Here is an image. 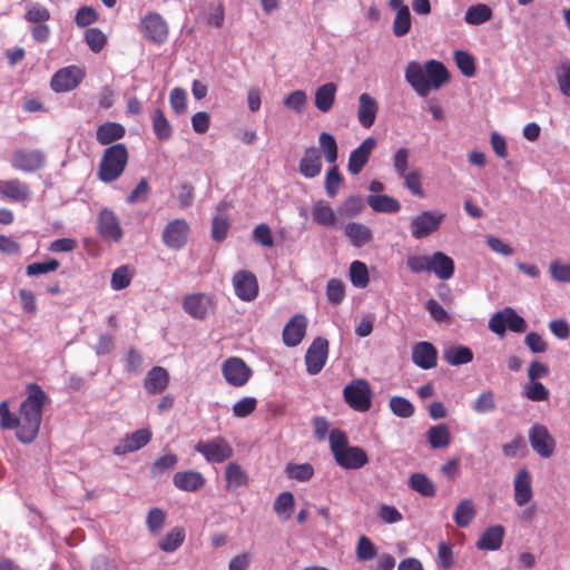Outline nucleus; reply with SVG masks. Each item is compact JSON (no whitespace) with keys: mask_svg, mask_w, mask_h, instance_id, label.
I'll return each mask as SVG.
<instances>
[{"mask_svg":"<svg viewBox=\"0 0 570 570\" xmlns=\"http://www.w3.org/2000/svg\"><path fill=\"white\" fill-rule=\"evenodd\" d=\"M128 163V150L124 144H115L104 150L98 177L104 183H112L118 179Z\"/></svg>","mask_w":570,"mask_h":570,"instance_id":"7ed1b4c3","label":"nucleus"},{"mask_svg":"<svg viewBox=\"0 0 570 570\" xmlns=\"http://www.w3.org/2000/svg\"><path fill=\"white\" fill-rule=\"evenodd\" d=\"M513 497L518 507H524L533 498L532 476L527 469H520L513 479Z\"/></svg>","mask_w":570,"mask_h":570,"instance_id":"a211bd4d","label":"nucleus"},{"mask_svg":"<svg viewBox=\"0 0 570 570\" xmlns=\"http://www.w3.org/2000/svg\"><path fill=\"white\" fill-rule=\"evenodd\" d=\"M404 180V186L414 195L419 197L424 196L421 183V174L417 169L407 171L404 176H400Z\"/></svg>","mask_w":570,"mask_h":570,"instance_id":"69168bd1","label":"nucleus"},{"mask_svg":"<svg viewBox=\"0 0 570 570\" xmlns=\"http://www.w3.org/2000/svg\"><path fill=\"white\" fill-rule=\"evenodd\" d=\"M318 146L325 160L331 165H335L338 157V147L334 136L328 132H321L318 136Z\"/></svg>","mask_w":570,"mask_h":570,"instance_id":"c03bdc74","label":"nucleus"},{"mask_svg":"<svg viewBox=\"0 0 570 570\" xmlns=\"http://www.w3.org/2000/svg\"><path fill=\"white\" fill-rule=\"evenodd\" d=\"M556 78L559 85L560 91L570 97V63L568 61L562 62L556 70Z\"/></svg>","mask_w":570,"mask_h":570,"instance_id":"338daca9","label":"nucleus"},{"mask_svg":"<svg viewBox=\"0 0 570 570\" xmlns=\"http://www.w3.org/2000/svg\"><path fill=\"white\" fill-rule=\"evenodd\" d=\"M411 24L410 9L403 8L401 11L396 12L393 20V33L399 38L404 37L409 33Z\"/></svg>","mask_w":570,"mask_h":570,"instance_id":"603ef678","label":"nucleus"},{"mask_svg":"<svg viewBox=\"0 0 570 570\" xmlns=\"http://www.w3.org/2000/svg\"><path fill=\"white\" fill-rule=\"evenodd\" d=\"M454 261L442 252L431 255L430 273H434L439 279L448 281L454 275Z\"/></svg>","mask_w":570,"mask_h":570,"instance_id":"a878e982","label":"nucleus"},{"mask_svg":"<svg viewBox=\"0 0 570 570\" xmlns=\"http://www.w3.org/2000/svg\"><path fill=\"white\" fill-rule=\"evenodd\" d=\"M322 171V161L320 151L315 147L305 149L299 160V173L306 178H315Z\"/></svg>","mask_w":570,"mask_h":570,"instance_id":"cd10ccee","label":"nucleus"},{"mask_svg":"<svg viewBox=\"0 0 570 570\" xmlns=\"http://www.w3.org/2000/svg\"><path fill=\"white\" fill-rule=\"evenodd\" d=\"M151 440V432L148 429H140L127 434L114 449L116 455H125L135 452L147 445Z\"/></svg>","mask_w":570,"mask_h":570,"instance_id":"aec40b11","label":"nucleus"},{"mask_svg":"<svg viewBox=\"0 0 570 570\" xmlns=\"http://www.w3.org/2000/svg\"><path fill=\"white\" fill-rule=\"evenodd\" d=\"M189 226L185 219L169 222L163 232V242L170 249H180L187 242Z\"/></svg>","mask_w":570,"mask_h":570,"instance_id":"dca6fc26","label":"nucleus"},{"mask_svg":"<svg viewBox=\"0 0 570 570\" xmlns=\"http://www.w3.org/2000/svg\"><path fill=\"white\" fill-rule=\"evenodd\" d=\"M226 382L235 387L244 386L250 379L252 368L239 357H229L222 365Z\"/></svg>","mask_w":570,"mask_h":570,"instance_id":"1a4fd4ad","label":"nucleus"},{"mask_svg":"<svg viewBox=\"0 0 570 570\" xmlns=\"http://www.w3.org/2000/svg\"><path fill=\"white\" fill-rule=\"evenodd\" d=\"M449 78L445 66L436 60L426 61L424 67L417 61H410L405 68V80L421 97H426L432 88L439 89Z\"/></svg>","mask_w":570,"mask_h":570,"instance_id":"f03ea898","label":"nucleus"},{"mask_svg":"<svg viewBox=\"0 0 570 570\" xmlns=\"http://www.w3.org/2000/svg\"><path fill=\"white\" fill-rule=\"evenodd\" d=\"M350 278L355 287L364 288L368 282V271L364 263L354 261L350 265Z\"/></svg>","mask_w":570,"mask_h":570,"instance_id":"de8ad7c7","label":"nucleus"},{"mask_svg":"<svg viewBox=\"0 0 570 570\" xmlns=\"http://www.w3.org/2000/svg\"><path fill=\"white\" fill-rule=\"evenodd\" d=\"M312 215L314 222L318 225L333 228L341 226L338 224L337 214L323 200H318L314 204Z\"/></svg>","mask_w":570,"mask_h":570,"instance_id":"f704fd0d","label":"nucleus"},{"mask_svg":"<svg viewBox=\"0 0 570 570\" xmlns=\"http://www.w3.org/2000/svg\"><path fill=\"white\" fill-rule=\"evenodd\" d=\"M169 375L166 368L161 366L153 367L145 380V389L150 394H159L166 390Z\"/></svg>","mask_w":570,"mask_h":570,"instance_id":"473e14b6","label":"nucleus"},{"mask_svg":"<svg viewBox=\"0 0 570 570\" xmlns=\"http://www.w3.org/2000/svg\"><path fill=\"white\" fill-rule=\"evenodd\" d=\"M307 328V318L303 314H295L284 326L282 337L288 347L297 346L304 338Z\"/></svg>","mask_w":570,"mask_h":570,"instance_id":"f3484780","label":"nucleus"},{"mask_svg":"<svg viewBox=\"0 0 570 570\" xmlns=\"http://www.w3.org/2000/svg\"><path fill=\"white\" fill-rule=\"evenodd\" d=\"M295 499L292 492L285 491L278 494L274 502V511L285 520L289 519Z\"/></svg>","mask_w":570,"mask_h":570,"instance_id":"09e8293b","label":"nucleus"},{"mask_svg":"<svg viewBox=\"0 0 570 570\" xmlns=\"http://www.w3.org/2000/svg\"><path fill=\"white\" fill-rule=\"evenodd\" d=\"M445 218V214L436 210H424L410 218L411 235L415 239H422L439 230Z\"/></svg>","mask_w":570,"mask_h":570,"instance_id":"20e7f679","label":"nucleus"},{"mask_svg":"<svg viewBox=\"0 0 570 570\" xmlns=\"http://www.w3.org/2000/svg\"><path fill=\"white\" fill-rule=\"evenodd\" d=\"M85 78V71L77 66L59 69L51 78L50 86L56 92H68L77 88Z\"/></svg>","mask_w":570,"mask_h":570,"instance_id":"6e6552de","label":"nucleus"},{"mask_svg":"<svg viewBox=\"0 0 570 570\" xmlns=\"http://www.w3.org/2000/svg\"><path fill=\"white\" fill-rule=\"evenodd\" d=\"M24 19L33 24L42 23L50 19V12L40 3H30L27 7Z\"/></svg>","mask_w":570,"mask_h":570,"instance_id":"6e6d98bb","label":"nucleus"},{"mask_svg":"<svg viewBox=\"0 0 570 570\" xmlns=\"http://www.w3.org/2000/svg\"><path fill=\"white\" fill-rule=\"evenodd\" d=\"M377 554L374 543L365 535L358 538L356 544V558L358 561H370Z\"/></svg>","mask_w":570,"mask_h":570,"instance_id":"5fc2aeb1","label":"nucleus"},{"mask_svg":"<svg viewBox=\"0 0 570 570\" xmlns=\"http://www.w3.org/2000/svg\"><path fill=\"white\" fill-rule=\"evenodd\" d=\"M426 438L432 449L446 448L451 442L450 430L444 423L431 426L428 430Z\"/></svg>","mask_w":570,"mask_h":570,"instance_id":"a19ab883","label":"nucleus"},{"mask_svg":"<svg viewBox=\"0 0 570 570\" xmlns=\"http://www.w3.org/2000/svg\"><path fill=\"white\" fill-rule=\"evenodd\" d=\"M228 210L229 204L226 202L220 203L216 207V214L212 222V237L216 242H222L227 237L230 226Z\"/></svg>","mask_w":570,"mask_h":570,"instance_id":"393cba45","label":"nucleus"},{"mask_svg":"<svg viewBox=\"0 0 570 570\" xmlns=\"http://www.w3.org/2000/svg\"><path fill=\"white\" fill-rule=\"evenodd\" d=\"M377 110L379 106L376 100L368 94H362L358 97L357 119L364 128H370L373 126L376 119Z\"/></svg>","mask_w":570,"mask_h":570,"instance_id":"bb28decb","label":"nucleus"},{"mask_svg":"<svg viewBox=\"0 0 570 570\" xmlns=\"http://www.w3.org/2000/svg\"><path fill=\"white\" fill-rule=\"evenodd\" d=\"M283 104L286 108L301 114L307 104V95L304 90H294L284 98Z\"/></svg>","mask_w":570,"mask_h":570,"instance_id":"052dcab7","label":"nucleus"},{"mask_svg":"<svg viewBox=\"0 0 570 570\" xmlns=\"http://www.w3.org/2000/svg\"><path fill=\"white\" fill-rule=\"evenodd\" d=\"M48 402L45 391L37 384L28 386V396L21 403L17 417V438L22 443H31L38 435L42 420V409Z\"/></svg>","mask_w":570,"mask_h":570,"instance_id":"f257e3e1","label":"nucleus"},{"mask_svg":"<svg viewBox=\"0 0 570 570\" xmlns=\"http://www.w3.org/2000/svg\"><path fill=\"white\" fill-rule=\"evenodd\" d=\"M344 234L355 247H362L372 240V230L366 225L357 222L346 224Z\"/></svg>","mask_w":570,"mask_h":570,"instance_id":"72a5a7b5","label":"nucleus"},{"mask_svg":"<svg viewBox=\"0 0 570 570\" xmlns=\"http://www.w3.org/2000/svg\"><path fill=\"white\" fill-rule=\"evenodd\" d=\"M532 450L543 459H549L556 450V441L543 424H534L529 430Z\"/></svg>","mask_w":570,"mask_h":570,"instance_id":"9b49d317","label":"nucleus"},{"mask_svg":"<svg viewBox=\"0 0 570 570\" xmlns=\"http://www.w3.org/2000/svg\"><path fill=\"white\" fill-rule=\"evenodd\" d=\"M337 464L344 469H360L368 462L364 450L358 446H347L334 456Z\"/></svg>","mask_w":570,"mask_h":570,"instance_id":"4be33fe9","label":"nucleus"},{"mask_svg":"<svg viewBox=\"0 0 570 570\" xmlns=\"http://www.w3.org/2000/svg\"><path fill=\"white\" fill-rule=\"evenodd\" d=\"M97 229L104 240L119 243L124 237L119 218L109 208H104L97 216Z\"/></svg>","mask_w":570,"mask_h":570,"instance_id":"9d476101","label":"nucleus"},{"mask_svg":"<svg viewBox=\"0 0 570 570\" xmlns=\"http://www.w3.org/2000/svg\"><path fill=\"white\" fill-rule=\"evenodd\" d=\"M376 146L373 137H367L363 142L351 151L347 163V169L352 175H357L368 163L370 157Z\"/></svg>","mask_w":570,"mask_h":570,"instance_id":"6ab92c4d","label":"nucleus"},{"mask_svg":"<svg viewBox=\"0 0 570 570\" xmlns=\"http://www.w3.org/2000/svg\"><path fill=\"white\" fill-rule=\"evenodd\" d=\"M443 358L450 365L458 366L470 363L473 360V353L468 346L451 345L443 351Z\"/></svg>","mask_w":570,"mask_h":570,"instance_id":"4c0bfd02","label":"nucleus"},{"mask_svg":"<svg viewBox=\"0 0 570 570\" xmlns=\"http://www.w3.org/2000/svg\"><path fill=\"white\" fill-rule=\"evenodd\" d=\"M337 85L326 82L320 86L315 91L314 104L321 112H328L335 102Z\"/></svg>","mask_w":570,"mask_h":570,"instance_id":"c756f323","label":"nucleus"},{"mask_svg":"<svg viewBox=\"0 0 570 570\" xmlns=\"http://www.w3.org/2000/svg\"><path fill=\"white\" fill-rule=\"evenodd\" d=\"M409 487L425 498L434 497L436 492L433 481L425 473L421 472L410 475Z\"/></svg>","mask_w":570,"mask_h":570,"instance_id":"58836bf2","label":"nucleus"},{"mask_svg":"<svg viewBox=\"0 0 570 570\" xmlns=\"http://www.w3.org/2000/svg\"><path fill=\"white\" fill-rule=\"evenodd\" d=\"M523 395L533 402L546 401L549 397L548 389L540 382H530L523 390Z\"/></svg>","mask_w":570,"mask_h":570,"instance_id":"680f3d73","label":"nucleus"},{"mask_svg":"<svg viewBox=\"0 0 570 570\" xmlns=\"http://www.w3.org/2000/svg\"><path fill=\"white\" fill-rule=\"evenodd\" d=\"M0 198L16 203L29 202L31 198L30 187L17 179L0 180Z\"/></svg>","mask_w":570,"mask_h":570,"instance_id":"412c9836","label":"nucleus"},{"mask_svg":"<svg viewBox=\"0 0 570 570\" xmlns=\"http://www.w3.org/2000/svg\"><path fill=\"white\" fill-rule=\"evenodd\" d=\"M174 485L186 492H196L202 489L206 480L204 475L194 470L176 472L173 476Z\"/></svg>","mask_w":570,"mask_h":570,"instance_id":"5701e85b","label":"nucleus"},{"mask_svg":"<svg viewBox=\"0 0 570 570\" xmlns=\"http://www.w3.org/2000/svg\"><path fill=\"white\" fill-rule=\"evenodd\" d=\"M195 451L200 453L208 463H223L234 455L232 445L223 436L198 441Z\"/></svg>","mask_w":570,"mask_h":570,"instance_id":"39448f33","label":"nucleus"},{"mask_svg":"<svg viewBox=\"0 0 570 570\" xmlns=\"http://www.w3.org/2000/svg\"><path fill=\"white\" fill-rule=\"evenodd\" d=\"M492 18V10L488 4L478 3L465 11L464 20L468 24L479 26Z\"/></svg>","mask_w":570,"mask_h":570,"instance_id":"37998d69","label":"nucleus"},{"mask_svg":"<svg viewBox=\"0 0 570 570\" xmlns=\"http://www.w3.org/2000/svg\"><path fill=\"white\" fill-rule=\"evenodd\" d=\"M140 29L146 39L156 43L165 42L168 36L167 22L156 12L148 13L141 20Z\"/></svg>","mask_w":570,"mask_h":570,"instance_id":"2eb2a0df","label":"nucleus"},{"mask_svg":"<svg viewBox=\"0 0 570 570\" xmlns=\"http://www.w3.org/2000/svg\"><path fill=\"white\" fill-rule=\"evenodd\" d=\"M285 472L289 479L298 482H306L312 479L314 474V468L309 463H288L285 468Z\"/></svg>","mask_w":570,"mask_h":570,"instance_id":"49530a36","label":"nucleus"},{"mask_svg":"<svg viewBox=\"0 0 570 570\" xmlns=\"http://www.w3.org/2000/svg\"><path fill=\"white\" fill-rule=\"evenodd\" d=\"M225 480L227 490H236L248 484V474L236 462H229L225 469Z\"/></svg>","mask_w":570,"mask_h":570,"instance_id":"c9c22d12","label":"nucleus"},{"mask_svg":"<svg viewBox=\"0 0 570 570\" xmlns=\"http://www.w3.org/2000/svg\"><path fill=\"white\" fill-rule=\"evenodd\" d=\"M184 540V529L176 527L171 529L163 540L159 541L158 547L165 552H174L183 544Z\"/></svg>","mask_w":570,"mask_h":570,"instance_id":"a18cd8bd","label":"nucleus"},{"mask_svg":"<svg viewBox=\"0 0 570 570\" xmlns=\"http://www.w3.org/2000/svg\"><path fill=\"white\" fill-rule=\"evenodd\" d=\"M472 409L476 413H489L493 411L495 409L494 393L490 390L480 393Z\"/></svg>","mask_w":570,"mask_h":570,"instance_id":"e2e57ef3","label":"nucleus"},{"mask_svg":"<svg viewBox=\"0 0 570 570\" xmlns=\"http://www.w3.org/2000/svg\"><path fill=\"white\" fill-rule=\"evenodd\" d=\"M345 402L355 411L365 412L371 407L372 390L366 380L352 381L343 391Z\"/></svg>","mask_w":570,"mask_h":570,"instance_id":"423d86ee","label":"nucleus"},{"mask_svg":"<svg viewBox=\"0 0 570 570\" xmlns=\"http://www.w3.org/2000/svg\"><path fill=\"white\" fill-rule=\"evenodd\" d=\"M178 462V458L174 453L165 454L158 458L150 468V473L153 476H159L166 471L173 470Z\"/></svg>","mask_w":570,"mask_h":570,"instance_id":"864d4df0","label":"nucleus"},{"mask_svg":"<svg viewBox=\"0 0 570 570\" xmlns=\"http://www.w3.org/2000/svg\"><path fill=\"white\" fill-rule=\"evenodd\" d=\"M366 203L375 213L395 214L401 210L400 202L389 195H368Z\"/></svg>","mask_w":570,"mask_h":570,"instance_id":"7c9ffc66","label":"nucleus"},{"mask_svg":"<svg viewBox=\"0 0 570 570\" xmlns=\"http://www.w3.org/2000/svg\"><path fill=\"white\" fill-rule=\"evenodd\" d=\"M326 297L333 305L341 304L345 297V286L343 282L336 278L330 279L326 285Z\"/></svg>","mask_w":570,"mask_h":570,"instance_id":"13d9d810","label":"nucleus"},{"mask_svg":"<svg viewBox=\"0 0 570 570\" xmlns=\"http://www.w3.org/2000/svg\"><path fill=\"white\" fill-rule=\"evenodd\" d=\"M438 352L429 342H420L412 350V360L421 368L429 370L436 366Z\"/></svg>","mask_w":570,"mask_h":570,"instance_id":"b1692460","label":"nucleus"},{"mask_svg":"<svg viewBox=\"0 0 570 570\" xmlns=\"http://www.w3.org/2000/svg\"><path fill=\"white\" fill-rule=\"evenodd\" d=\"M389 406L392 413L399 417L407 419L414 413L413 404L402 396H392L389 401Z\"/></svg>","mask_w":570,"mask_h":570,"instance_id":"3c124183","label":"nucleus"},{"mask_svg":"<svg viewBox=\"0 0 570 570\" xmlns=\"http://www.w3.org/2000/svg\"><path fill=\"white\" fill-rule=\"evenodd\" d=\"M132 274L128 266H119L111 275L110 285L115 291H120L129 286Z\"/></svg>","mask_w":570,"mask_h":570,"instance_id":"4d7b16f0","label":"nucleus"},{"mask_svg":"<svg viewBox=\"0 0 570 570\" xmlns=\"http://www.w3.org/2000/svg\"><path fill=\"white\" fill-rule=\"evenodd\" d=\"M454 59L458 68L466 77H472L475 73L474 58L466 51L456 50L454 52Z\"/></svg>","mask_w":570,"mask_h":570,"instance_id":"bf43d9fd","label":"nucleus"},{"mask_svg":"<svg viewBox=\"0 0 570 570\" xmlns=\"http://www.w3.org/2000/svg\"><path fill=\"white\" fill-rule=\"evenodd\" d=\"M126 134L125 127L119 122L107 121L96 131V139L100 145H110L121 139Z\"/></svg>","mask_w":570,"mask_h":570,"instance_id":"2f4dec72","label":"nucleus"},{"mask_svg":"<svg viewBox=\"0 0 570 570\" xmlns=\"http://www.w3.org/2000/svg\"><path fill=\"white\" fill-rule=\"evenodd\" d=\"M233 286L236 296L243 302H252L258 296V282L249 271H238L233 276Z\"/></svg>","mask_w":570,"mask_h":570,"instance_id":"ddd939ff","label":"nucleus"},{"mask_svg":"<svg viewBox=\"0 0 570 570\" xmlns=\"http://www.w3.org/2000/svg\"><path fill=\"white\" fill-rule=\"evenodd\" d=\"M183 308L193 318L204 320L214 312L215 302L208 294H191L185 297Z\"/></svg>","mask_w":570,"mask_h":570,"instance_id":"4468645a","label":"nucleus"},{"mask_svg":"<svg viewBox=\"0 0 570 570\" xmlns=\"http://www.w3.org/2000/svg\"><path fill=\"white\" fill-rule=\"evenodd\" d=\"M504 528L500 524L489 527L479 538L476 547L480 550L495 551L501 548Z\"/></svg>","mask_w":570,"mask_h":570,"instance_id":"c85d7f7f","label":"nucleus"},{"mask_svg":"<svg viewBox=\"0 0 570 570\" xmlns=\"http://www.w3.org/2000/svg\"><path fill=\"white\" fill-rule=\"evenodd\" d=\"M364 209V200L358 195L346 197L336 208V214L343 218H354Z\"/></svg>","mask_w":570,"mask_h":570,"instance_id":"ea45409f","label":"nucleus"},{"mask_svg":"<svg viewBox=\"0 0 570 570\" xmlns=\"http://www.w3.org/2000/svg\"><path fill=\"white\" fill-rule=\"evenodd\" d=\"M85 40L94 52H99L107 42V37L98 28H90L85 33Z\"/></svg>","mask_w":570,"mask_h":570,"instance_id":"0e129e2a","label":"nucleus"},{"mask_svg":"<svg viewBox=\"0 0 570 570\" xmlns=\"http://www.w3.org/2000/svg\"><path fill=\"white\" fill-rule=\"evenodd\" d=\"M343 176L342 174L340 173L338 170V167L336 165H333L331 168H328L327 173H326V177H325V190H326V194L331 197V198H334L342 184H343Z\"/></svg>","mask_w":570,"mask_h":570,"instance_id":"8fccbe9b","label":"nucleus"},{"mask_svg":"<svg viewBox=\"0 0 570 570\" xmlns=\"http://www.w3.org/2000/svg\"><path fill=\"white\" fill-rule=\"evenodd\" d=\"M476 515L475 504L471 499L461 500L453 513V520L459 528H466Z\"/></svg>","mask_w":570,"mask_h":570,"instance_id":"e433bc0d","label":"nucleus"},{"mask_svg":"<svg viewBox=\"0 0 570 570\" xmlns=\"http://www.w3.org/2000/svg\"><path fill=\"white\" fill-rule=\"evenodd\" d=\"M11 166L23 173H35L47 164V156L41 149H17L10 159Z\"/></svg>","mask_w":570,"mask_h":570,"instance_id":"0eeeda50","label":"nucleus"},{"mask_svg":"<svg viewBox=\"0 0 570 570\" xmlns=\"http://www.w3.org/2000/svg\"><path fill=\"white\" fill-rule=\"evenodd\" d=\"M549 272L554 281L560 283H570V264L553 261L550 263Z\"/></svg>","mask_w":570,"mask_h":570,"instance_id":"774afa93","label":"nucleus"},{"mask_svg":"<svg viewBox=\"0 0 570 570\" xmlns=\"http://www.w3.org/2000/svg\"><path fill=\"white\" fill-rule=\"evenodd\" d=\"M151 124L155 136L163 141H167L173 135V128L165 117L161 109H156L151 114Z\"/></svg>","mask_w":570,"mask_h":570,"instance_id":"79ce46f5","label":"nucleus"},{"mask_svg":"<svg viewBox=\"0 0 570 570\" xmlns=\"http://www.w3.org/2000/svg\"><path fill=\"white\" fill-rule=\"evenodd\" d=\"M328 356V341L324 337H316L305 354L306 371L311 375L318 374Z\"/></svg>","mask_w":570,"mask_h":570,"instance_id":"f8f14e48","label":"nucleus"}]
</instances>
